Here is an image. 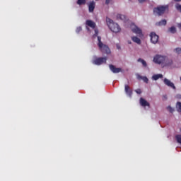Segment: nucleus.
<instances>
[{"instance_id": "1", "label": "nucleus", "mask_w": 181, "mask_h": 181, "mask_svg": "<svg viewBox=\"0 0 181 181\" xmlns=\"http://www.w3.org/2000/svg\"><path fill=\"white\" fill-rule=\"evenodd\" d=\"M106 22L108 28L112 32L114 33H119V32H121V27L119 25H118V23H114V21L111 20V18L107 17Z\"/></svg>"}, {"instance_id": "2", "label": "nucleus", "mask_w": 181, "mask_h": 181, "mask_svg": "<svg viewBox=\"0 0 181 181\" xmlns=\"http://www.w3.org/2000/svg\"><path fill=\"white\" fill-rule=\"evenodd\" d=\"M98 46L102 53H104L105 54H110V53H111V50L110 49L108 45L103 43L101 41V37L98 36Z\"/></svg>"}, {"instance_id": "3", "label": "nucleus", "mask_w": 181, "mask_h": 181, "mask_svg": "<svg viewBox=\"0 0 181 181\" xmlns=\"http://www.w3.org/2000/svg\"><path fill=\"white\" fill-rule=\"evenodd\" d=\"M167 11H169L168 5H160L153 8V13H156L158 16H162Z\"/></svg>"}, {"instance_id": "4", "label": "nucleus", "mask_w": 181, "mask_h": 181, "mask_svg": "<svg viewBox=\"0 0 181 181\" xmlns=\"http://www.w3.org/2000/svg\"><path fill=\"white\" fill-rule=\"evenodd\" d=\"M166 60V57H163L162 55H156L153 58L154 63H156L157 64H163L165 63Z\"/></svg>"}, {"instance_id": "5", "label": "nucleus", "mask_w": 181, "mask_h": 181, "mask_svg": "<svg viewBox=\"0 0 181 181\" xmlns=\"http://www.w3.org/2000/svg\"><path fill=\"white\" fill-rule=\"evenodd\" d=\"M92 63L93 64H95L96 66H101V64L107 63V57L96 58L92 62Z\"/></svg>"}, {"instance_id": "6", "label": "nucleus", "mask_w": 181, "mask_h": 181, "mask_svg": "<svg viewBox=\"0 0 181 181\" xmlns=\"http://www.w3.org/2000/svg\"><path fill=\"white\" fill-rule=\"evenodd\" d=\"M151 42L153 43V45H156L158 42H159V35H156L155 33H151L150 34Z\"/></svg>"}, {"instance_id": "7", "label": "nucleus", "mask_w": 181, "mask_h": 181, "mask_svg": "<svg viewBox=\"0 0 181 181\" xmlns=\"http://www.w3.org/2000/svg\"><path fill=\"white\" fill-rule=\"evenodd\" d=\"M163 81H164V84H165V86H168V87H170L173 90H176V86H175V83H173L169 79L165 78H164Z\"/></svg>"}, {"instance_id": "8", "label": "nucleus", "mask_w": 181, "mask_h": 181, "mask_svg": "<svg viewBox=\"0 0 181 181\" xmlns=\"http://www.w3.org/2000/svg\"><path fill=\"white\" fill-rule=\"evenodd\" d=\"M109 67L111 71H112V73H115V74L121 73V71H122V69L121 68H117L115 67V66L112 64L109 65Z\"/></svg>"}, {"instance_id": "9", "label": "nucleus", "mask_w": 181, "mask_h": 181, "mask_svg": "<svg viewBox=\"0 0 181 181\" xmlns=\"http://www.w3.org/2000/svg\"><path fill=\"white\" fill-rule=\"evenodd\" d=\"M124 91L129 97H132V90H131V88L128 85L124 86Z\"/></svg>"}, {"instance_id": "10", "label": "nucleus", "mask_w": 181, "mask_h": 181, "mask_svg": "<svg viewBox=\"0 0 181 181\" xmlns=\"http://www.w3.org/2000/svg\"><path fill=\"white\" fill-rule=\"evenodd\" d=\"M94 9H95V2L94 1H92L88 5V11L89 12L92 13L94 12Z\"/></svg>"}, {"instance_id": "11", "label": "nucleus", "mask_w": 181, "mask_h": 181, "mask_svg": "<svg viewBox=\"0 0 181 181\" xmlns=\"http://www.w3.org/2000/svg\"><path fill=\"white\" fill-rule=\"evenodd\" d=\"M86 24L87 26H89V28H91L92 29H95V23L91 20H87L86 22Z\"/></svg>"}, {"instance_id": "12", "label": "nucleus", "mask_w": 181, "mask_h": 181, "mask_svg": "<svg viewBox=\"0 0 181 181\" xmlns=\"http://www.w3.org/2000/svg\"><path fill=\"white\" fill-rule=\"evenodd\" d=\"M140 104L142 107H149L150 104L144 98H140Z\"/></svg>"}, {"instance_id": "13", "label": "nucleus", "mask_w": 181, "mask_h": 181, "mask_svg": "<svg viewBox=\"0 0 181 181\" xmlns=\"http://www.w3.org/2000/svg\"><path fill=\"white\" fill-rule=\"evenodd\" d=\"M132 30L133 33H136V35H142V30L136 26L134 28L132 29Z\"/></svg>"}, {"instance_id": "14", "label": "nucleus", "mask_w": 181, "mask_h": 181, "mask_svg": "<svg viewBox=\"0 0 181 181\" xmlns=\"http://www.w3.org/2000/svg\"><path fill=\"white\" fill-rule=\"evenodd\" d=\"M168 21L165 19L161 20L160 21L156 23V26H166Z\"/></svg>"}, {"instance_id": "15", "label": "nucleus", "mask_w": 181, "mask_h": 181, "mask_svg": "<svg viewBox=\"0 0 181 181\" xmlns=\"http://www.w3.org/2000/svg\"><path fill=\"white\" fill-rule=\"evenodd\" d=\"M163 78V75H162L161 74H155V75H153L152 76V79L153 80H159V78Z\"/></svg>"}, {"instance_id": "16", "label": "nucleus", "mask_w": 181, "mask_h": 181, "mask_svg": "<svg viewBox=\"0 0 181 181\" xmlns=\"http://www.w3.org/2000/svg\"><path fill=\"white\" fill-rule=\"evenodd\" d=\"M138 79L139 80H143V81L144 83H146V84H148V83L149 82V79H148V77L146 76H138Z\"/></svg>"}, {"instance_id": "17", "label": "nucleus", "mask_w": 181, "mask_h": 181, "mask_svg": "<svg viewBox=\"0 0 181 181\" xmlns=\"http://www.w3.org/2000/svg\"><path fill=\"white\" fill-rule=\"evenodd\" d=\"M132 40L135 43H137V45H141V39H139L138 37H132Z\"/></svg>"}, {"instance_id": "18", "label": "nucleus", "mask_w": 181, "mask_h": 181, "mask_svg": "<svg viewBox=\"0 0 181 181\" xmlns=\"http://www.w3.org/2000/svg\"><path fill=\"white\" fill-rule=\"evenodd\" d=\"M137 62H140L142 65L144 66V67H146V66H148V64H146V62L141 58H139Z\"/></svg>"}, {"instance_id": "19", "label": "nucleus", "mask_w": 181, "mask_h": 181, "mask_svg": "<svg viewBox=\"0 0 181 181\" xmlns=\"http://www.w3.org/2000/svg\"><path fill=\"white\" fill-rule=\"evenodd\" d=\"M177 111L181 112V102H177L176 105Z\"/></svg>"}, {"instance_id": "20", "label": "nucleus", "mask_w": 181, "mask_h": 181, "mask_svg": "<svg viewBox=\"0 0 181 181\" xmlns=\"http://www.w3.org/2000/svg\"><path fill=\"white\" fill-rule=\"evenodd\" d=\"M117 18L120 19V21H125V16L122 15V14H117Z\"/></svg>"}, {"instance_id": "21", "label": "nucleus", "mask_w": 181, "mask_h": 181, "mask_svg": "<svg viewBox=\"0 0 181 181\" xmlns=\"http://www.w3.org/2000/svg\"><path fill=\"white\" fill-rule=\"evenodd\" d=\"M175 139L178 144H181V134H177L175 136Z\"/></svg>"}, {"instance_id": "22", "label": "nucleus", "mask_w": 181, "mask_h": 181, "mask_svg": "<svg viewBox=\"0 0 181 181\" xmlns=\"http://www.w3.org/2000/svg\"><path fill=\"white\" fill-rule=\"evenodd\" d=\"M76 4L78 5H86V0H78Z\"/></svg>"}, {"instance_id": "23", "label": "nucleus", "mask_w": 181, "mask_h": 181, "mask_svg": "<svg viewBox=\"0 0 181 181\" xmlns=\"http://www.w3.org/2000/svg\"><path fill=\"white\" fill-rule=\"evenodd\" d=\"M170 32L171 33H176V28H175V27H171V28H170Z\"/></svg>"}, {"instance_id": "24", "label": "nucleus", "mask_w": 181, "mask_h": 181, "mask_svg": "<svg viewBox=\"0 0 181 181\" xmlns=\"http://www.w3.org/2000/svg\"><path fill=\"white\" fill-rule=\"evenodd\" d=\"M175 8H176L177 11H179V12H181V5L180 4H177L175 5Z\"/></svg>"}, {"instance_id": "25", "label": "nucleus", "mask_w": 181, "mask_h": 181, "mask_svg": "<svg viewBox=\"0 0 181 181\" xmlns=\"http://www.w3.org/2000/svg\"><path fill=\"white\" fill-rule=\"evenodd\" d=\"M83 30V28L81 27H77L76 32V33H80Z\"/></svg>"}, {"instance_id": "26", "label": "nucleus", "mask_w": 181, "mask_h": 181, "mask_svg": "<svg viewBox=\"0 0 181 181\" xmlns=\"http://www.w3.org/2000/svg\"><path fill=\"white\" fill-rule=\"evenodd\" d=\"M175 51L176 52V53H177V54H181V48H176L175 49Z\"/></svg>"}, {"instance_id": "27", "label": "nucleus", "mask_w": 181, "mask_h": 181, "mask_svg": "<svg viewBox=\"0 0 181 181\" xmlns=\"http://www.w3.org/2000/svg\"><path fill=\"white\" fill-rule=\"evenodd\" d=\"M98 36V30L95 29V34L93 35V37H97Z\"/></svg>"}, {"instance_id": "28", "label": "nucleus", "mask_w": 181, "mask_h": 181, "mask_svg": "<svg viewBox=\"0 0 181 181\" xmlns=\"http://www.w3.org/2000/svg\"><path fill=\"white\" fill-rule=\"evenodd\" d=\"M135 93H136V94H142V90L138 88L135 90Z\"/></svg>"}, {"instance_id": "29", "label": "nucleus", "mask_w": 181, "mask_h": 181, "mask_svg": "<svg viewBox=\"0 0 181 181\" xmlns=\"http://www.w3.org/2000/svg\"><path fill=\"white\" fill-rule=\"evenodd\" d=\"M168 110L170 111V112H173V108H172V107H170V106H169L168 107Z\"/></svg>"}, {"instance_id": "30", "label": "nucleus", "mask_w": 181, "mask_h": 181, "mask_svg": "<svg viewBox=\"0 0 181 181\" xmlns=\"http://www.w3.org/2000/svg\"><path fill=\"white\" fill-rule=\"evenodd\" d=\"M148 0H139V4H144V2H146Z\"/></svg>"}, {"instance_id": "31", "label": "nucleus", "mask_w": 181, "mask_h": 181, "mask_svg": "<svg viewBox=\"0 0 181 181\" xmlns=\"http://www.w3.org/2000/svg\"><path fill=\"white\" fill-rule=\"evenodd\" d=\"M111 2V0H105V4L108 5Z\"/></svg>"}, {"instance_id": "32", "label": "nucleus", "mask_w": 181, "mask_h": 181, "mask_svg": "<svg viewBox=\"0 0 181 181\" xmlns=\"http://www.w3.org/2000/svg\"><path fill=\"white\" fill-rule=\"evenodd\" d=\"M116 47L118 50H120V49H121V46H119V45H118V44L116 45Z\"/></svg>"}, {"instance_id": "33", "label": "nucleus", "mask_w": 181, "mask_h": 181, "mask_svg": "<svg viewBox=\"0 0 181 181\" xmlns=\"http://www.w3.org/2000/svg\"><path fill=\"white\" fill-rule=\"evenodd\" d=\"M163 100H168V96L166 95H163Z\"/></svg>"}, {"instance_id": "34", "label": "nucleus", "mask_w": 181, "mask_h": 181, "mask_svg": "<svg viewBox=\"0 0 181 181\" xmlns=\"http://www.w3.org/2000/svg\"><path fill=\"white\" fill-rule=\"evenodd\" d=\"M177 27H178L179 29H181V23H178Z\"/></svg>"}, {"instance_id": "35", "label": "nucleus", "mask_w": 181, "mask_h": 181, "mask_svg": "<svg viewBox=\"0 0 181 181\" xmlns=\"http://www.w3.org/2000/svg\"><path fill=\"white\" fill-rule=\"evenodd\" d=\"M175 2H181V0H174Z\"/></svg>"}, {"instance_id": "36", "label": "nucleus", "mask_w": 181, "mask_h": 181, "mask_svg": "<svg viewBox=\"0 0 181 181\" xmlns=\"http://www.w3.org/2000/svg\"><path fill=\"white\" fill-rule=\"evenodd\" d=\"M177 98H181V95H177Z\"/></svg>"}, {"instance_id": "37", "label": "nucleus", "mask_w": 181, "mask_h": 181, "mask_svg": "<svg viewBox=\"0 0 181 181\" xmlns=\"http://www.w3.org/2000/svg\"><path fill=\"white\" fill-rule=\"evenodd\" d=\"M87 30H90V28H87Z\"/></svg>"}, {"instance_id": "38", "label": "nucleus", "mask_w": 181, "mask_h": 181, "mask_svg": "<svg viewBox=\"0 0 181 181\" xmlns=\"http://www.w3.org/2000/svg\"><path fill=\"white\" fill-rule=\"evenodd\" d=\"M129 44L131 45V42H129Z\"/></svg>"}]
</instances>
